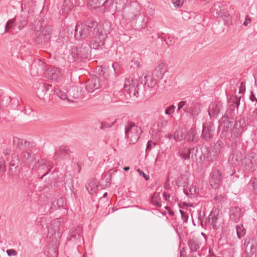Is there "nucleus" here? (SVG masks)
<instances>
[{
    "label": "nucleus",
    "instance_id": "obj_1",
    "mask_svg": "<svg viewBox=\"0 0 257 257\" xmlns=\"http://www.w3.org/2000/svg\"><path fill=\"white\" fill-rule=\"evenodd\" d=\"M100 26L95 21L87 22V24L78 23L75 26L74 36L76 40H85L81 46L72 48L70 55L74 60H84L91 56L90 49H98L104 45L106 36L99 31Z\"/></svg>",
    "mask_w": 257,
    "mask_h": 257
},
{
    "label": "nucleus",
    "instance_id": "obj_2",
    "mask_svg": "<svg viewBox=\"0 0 257 257\" xmlns=\"http://www.w3.org/2000/svg\"><path fill=\"white\" fill-rule=\"evenodd\" d=\"M241 96L234 95L230 97L229 102L232 103L230 104L229 108L227 110L218 121L219 125L218 130L220 132V137L222 139L227 140L228 142V138L230 131H231V127L233 123V116L235 114V108H236V113L238 111V108L240 104Z\"/></svg>",
    "mask_w": 257,
    "mask_h": 257
},
{
    "label": "nucleus",
    "instance_id": "obj_3",
    "mask_svg": "<svg viewBox=\"0 0 257 257\" xmlns=\"http://www.w3.org/2000/svg\"><path fill=\"white\" fill-rule=\"evenodd\" d=\"M245 126V118H240L235 121L232 128L230 130V136L228 138V142H226L231 149H235L240 146L241 135Z\"/></svg>",
    "mask_w": 257,
    "mask_h": 257
},
{
    "label": "nucleus",
    "instance_id": "obj_4",
    "mask_svg": "<svg viewBox=\"0 0 257 257\" xmlns=\"http://www.w3.org/2000/svg\"><path fill=\"white\" fill-rule=\"evenodd\" d=\"M53 167V162L41 158L35 163L33 169L37 173L38 176H40V179L42 180L43 177L50 172Z\"/></svg>",
    "mask_w": 257,
    "mask_h": 257
},
{
    "label": "nucleus",
    "instance_id": "obj_5",
    "mask_svg": "<svg viewBox=\"0 0 257 257\" xmlns=\"http://www.w3.org/2000/svg\"><path fill=\"white\" fill-rule=\"evenodd\" d=\"M141 129L135 123L133 122H129L128 125L125 127V137L129 140L130 143L136 144L140 137L141 134Z\"/></svg>",
    "mask_w": 257,
    "mask_h": 257
},
{
    "label": "nucleus",
    "instance_id": "obj_6",
    "mask_svg": "<svg viewBox=\"0 0 257 257\" xmlns=\"http://www.w3.org/2000/svg\"><path fill=\"white\" fill-rule=\"evenodd\" d=\"M123 89L129 94L131 97H138L139 88L137 80L132 77L125 79Z\"/></svg>",
    "mask_w": 257,
    "mask_h": 257
},
{
    "label": "nucleus",
    "instance_id": "obj_7",
    "mask_svg": "<svg viewBox=\"0 0 257 257\" xmlns=\"http://www.w3.org/2000/svg\"><path fill=\"white\" fill-rule=\"evenodd\" d=\"M28 20L25 16H20L16 18L9 20L5 26V32H9L11 29L17 27L19 31L23 29L27 24Z\"/></svg>",
    "mask_w": 257,
    "mask_h": 257
},
{
    "label": "nucleus",
    "instance_id": "obj_8",
    "mask_svg": "<svg viewBox=\"0 0 257 257\" xmlns=\"http://www.w3.org/2000/svg\"><path fill=\"white\" fill-rule=\"evenodd\" d=\"M52 33L51 26L44 27L36 38V42L39 45H46L49 43Z\"/></svg>",
    "mask_w": 257,
    "mask_h": 257
},
{
    "label": "nucleus",
    "instance_id": "obj_9",
    "mask_svg": "<svg viewBox=\"0 0 257 257\" xmlns=\"http://www.w3.org/2000/svg\"><path fill=\"white\" fill-rule=\"evenodd\" d=\"M213 13L214 17L222 18L225 22L227 23L230 20L229 14L225 9L223 2L215 3L214 5Z\"/></svg>",
    "mask_w": 257,
    "mask_h": 257
},
{
    "label": "nucleus",
    "instance_id": "obj_10",
    "mask_svg": "<svg viewBox=\"0 0 257 257\" xmlns=\"http://www.w3.org/2000/svg\"><path fill=\"white\" fill-rule=\"evenodd\" d=\"M61 221L59 219L57 218L53 220L48 226L47 237L51 238L53 236L55 238L60 237L61 232L60 229Z\"/></svg>",
    "mask_w": 257,
    "mask_h": 257
},
{
    "label": "nucleus",
    "instance_id": "obj_11",
    "mask_svg": "<svg viewBox=\"0 0 257 257\" xmlns=\"http://www.w3.org/2000/svg\"><path fill=\"white\" fill-rule=\"evenodd\" d=\"M9 162V169L8 174L10 176L18 174L20 171L19 168V164H21L18 158V156L15 153L12 154L10 158L8 159Z\"/></svg>",
    "mask_w": 257,
    "mask_h": 257
},
{
    "label": "nucleus",
    "instance_id": "obj_12",
    "mask_svg": "<svg viewBox=\"0 0 257 257\" xmlns=\"http://www.w3.org/2000/svg\"><path fill=\"white\" fill-rule=\"evenodd\" d=\"M163 75L155 69L152 73L151 78L149 80L148 76H145L144 79L142 78V83L144 81V86L152 88L155 86L163 78Z\"/></svg>",
    "mask_w": 257,
    "mask_h": 257
},
{
    "label": "nucleus",
    "instance_id": "obj_13",
    "mask_svg": "<svg viewBox=\"0 0 257 257\" xmlns=\"http://www.w3.org/2000/svg\"><path fill=\"white\" fill-rule=\"evenodd\" d=\"M104 85V80L99 77L95 76L87 80L85 88L88 92H93L101 88Z\"/></svg>",
    "mask_w": 257,
    "mask_h": 257
},
{
    "label": "nucleus",
    "instance_id": "obj_14",
    "mask_svg": "<svg viewBox=\"0 0 257 257\" xmlns=\"http://www.w3.org/2000/svg\"><path fill=\"white\" fill-rule=\"evenodd\" d=\"M202 127V138L206 141L212 139L215 131L213 123L212 121L206 122L203 123Z\"/></svg>",
    "mask_w": 257,
    "mask_h": 257
},
{
    "label": "nucleus",
    "instance_id": "obj_15",
    "mask_svg": "<svg viewBox=\"0 0 257 257\" xmlns=\"http://www.w3.org/2000/svg\"><path fill=\"white\" fill-rule=\"evenodd\" d=\"M226 110L220 102H217L209 106L208 112L210 118H216L219 114L223 115V112Z\"/></svg>",
    "mask_w": 257,
    "mask_h": 257
},
{
    "label": "nucleus",
    "instance_id": "obj_16",
    "mask_svg": "<svg viewBox=\"0 0 257 257\" xmlns=\"http://www.w3.org/2000/svg\"><path fill=\"white\" fill-rule=\"evenodd\" d=\"M201 104L196 101H193L190 105L183 108V111L189 113L193 118L196 117L200 112Z\"/></svg>",
    "mask_w": 257,
    "mask_h": 257
},
{
    "label": "nucleus",
    "instance_id": "obj_17",
    "mask_svg": "<svg viewBox=\"0 0 257 257\" xmlns=\"http://www.w3.org/2000/svg\"><path fill=\"white\" fill-rule=\"evenodd\" d=\"M236 147L235 149H232L235 150L233 153L231 154L229 161L231 164L233 165H242L243 164V160L244 159V155L239 151L237 150Z\"/></svg>",
    "mask_w": 257,
    "mask_h": 257
},
{
    "label": "nucleus",
    "instance_id": "obj_18",
    "mask_svg": "<svg viewBox=\"0 0 257 257\" xmlns=\"http://www.w3.org/2000/svg\"><path fill=\"white\" fill-rule=\"evenodd\" d=\"M47 76L49 79L56 81H60L62 78V74L60 69L52 66H50L48 68Z\"/></svg>",
    "mask_w": 257,
    "mask_h": 257
},
{
    "label": "nucleus",
    "instance_id": "obj_19",
    "mask_svg": "<svg viewBox=\"0 0 257 257\" xmlns=\"http://www.w3.org/2000/svg\"><path fill=\"white\" fill-rule=\"evenodd\" d=\"M222 180V173L218 170H214L212 173L211 178L210 179V184L214 189H216L219 186Z\"/></svg>",
    "mask_w": 257,
    "mask_h": 257
},
{
    "label": "nucleus",
    "instance_id": "obj_20",
    "mask_svg": "<svg viewBox=\"0 0 257 257\" xmlns=\"http://www.w3.org/2000/svg\"><path fill=\"white\" fill-rule=\"evenodd\" d=\"M13 144L14 147L19 150H25L28 148L30 145L29 142L18 137L13 138Z\"/></svg>",
    "mask_w": 257,
    "mask_h": 257
},
{
    "label": "nucleus",
    "instance_id": "obj_21",
    "mask_svg": "<svg viewBox=\"0 0 257 257\" xmlns=\"http://www.w3.org/2000/svg\"><path fill=\"white\" fill-rule=\"evenodd\" d=\"M71 151L68 146H61L55 152L57 158L69 159Z\"/></svg>",
    "mask_w": 257,
    "mask_h": 257
},
{
    "label": "nucleus",
    "instance_id": "obj_22",
    "mask_svg": "<svg viewBox=\"0 0 257 257\" xmlns=\"http://www.w3.org/2000/svg\"><path fill=\"white\" fill-rule=\"evenodd\" d=\"M141 11V6L137 3H134L131 4L128 8V17L130 19H136L137 17L139 16Z\"/></svg>",
    "mask_w": 257,
    "mask_h": 257
},
{
    "label": "nucleus",
    "instance_id": "obj_23",
    "mask_svg": "<svg viewBox=\"0 0 257 257\" xmlns=\"http://www.w3.org/2000/svg\"><path fill=\"white\" fill-rule=\"evenodd\" d=\"M219 155H218L212 149L209 150L207 148H204L203 150V161L206 160L208 162H212L216 160Z\"/></svg>",
    "mask_w": 257,
    "mask_h": 257
},
{
    "label": "nucleus",
    "instance_id": "obj_24",
    "mask_svg": "<svg viewBox=\"0 0 257 257\" xmlns=\"http://www.w3.org/2000/svg\"><path fill=\"white\" fill-rule=\"evenodd\" d=\"M191 149L184 145H180L178 149V154L184 160H188L190 158Z\"/></svg>",
    "mask_w": 257,
    "mask_h": 257
},
{
    "label": "nucleus",
    "instance_id": "obj_25",
    "mask_svg": "<svg viewBox=\"0 0 257 257\" xmlns=\"http://www.w3.org/2000/svg\"><path fill=\"white\" fill-rule=\"evenodd\" d=\"M218 214V213L216 214L215 211H211L208 217L206 219L205 222V223H206V222H208L214 230H217L219 227V225L217 223Z\"/></svg>",
    "mask_w": 257,
    "mask_h": 257
},
{
    "label": "nucleus",
    "instance_id": "obj_26",
    "mask_svg": "<svg viewBox=\"0 0 257 257\" xmlns=\"http://www.w3.org/2000/svg\"><path fill=\"white\" fill-rule=\"evenodd\" d=\"M20 158L23 162H26L30 164L35 159V154H33L31 150L23 151L20 154Z\"/></svg>",
    "mask_w": 257,
    "mask_h": 257
},
{
    "label": "nucleus",
    "instance_id": "obj_27",
    "mask_svg": "<svg viewBox=\"0 0 257 257\" xmlns=\"http://www.w3.org/2000/svg\"><path fill=\"white\" fill-rule=\"evenodd\" d=\"M36 92L39 98L45 101H49L48 94H46L45 84H40Z\"/></svg>",
    "mask_w": 257,
    "mask_h": 257
},
{
    "label": "nucleus",
    "instance_id": "obj_28",
    "mask_svg": "<svg viewBox=\"0 0 257 257\" xmlns=\"http://www.w3.org/2000/svg\"><path fill=\"white\" fill-rule=\"evenodd\" d=\"M191 158L193 161L196 162H202L203 161V150L199 151L197 147H193L191 149Z\"/></svg>",
    "mask_w": 257,
    "mask_h": 257
},
{
    "label": "nucleus",
    "instance_id": "obj_29",
    "mask_svg": "<svg viewBox=\"0 0 257 257\" xmlns=\"http://www.w3.org/2000/svg\"><path fill=\"white\" fill-rule=\"evenodd\" d=\"M187 244L190 251L193 252H196L200 246L199 239L196 237L189 238Z\"/></svg>",
    "mask_w": 257,
    "mask_h": 257
},
{
    "label": "nucleus",
    "instance_id": "obj_30",
    "mask_svg": "<svg viewBox=\"0 0 257 257\" xmlns=\"http://www.w3.org/2000/svg\"><path fill=\"white\" fill-rule=\"evenodd\" d=\"M230 219L234 222L239 221L241 215V210L237 206L232 207L230 210Z\"/></svg>",
    "mask_w": 257,
    "mask_h": 257
},
{
    "label": "nucleus",
    "instance_id": "obj_31",
    "mask_svg": "<svg viewBox=\"0 0 257 257\" xmlns=\"http://www.w3.org/2000/svg\"><path fill=\"white\" fill-rule=\"evenodd\" d=\"M197 135L196 130L194 127H192L187 132L184 138L187 142H195L198 140V137L196 136Z\"/></svg>",
    "mask_w": 257,
    "mask_h": 257
},
{
    "label": "nucleus",
    "instance_id": "obj_32",
    "mask_svg": "<svg viewBox=\"0 0 257 257\" xmlns=\"http://www.w3.org/2000/svg\"><path fill=\"white\" fill-rule=\"evenodd\" d=\"M254 159L253 156H249L247 157H244V167L245 170L249 172H253L255 170V166L254 163L253 162L252 159Z\"/></svg>",
    "mask_w": 257,
    "mask_h": 257
},
{
    "label": "nucleus",
    "instance_id": "obj_33",
    "mask_svg": "<svg viewBox=\"0 0 257 257\" xmlns=\"http://www.w3.org/2000/svg\"><path fill=\"white\" fill-rule=\"evenodd\" d=\"M97 187V181L93 179H89L85 185L86 190L91 195L96 192Z\"/></svg>",
    "mask_w": 257,
    "mask_h": 257
},
{
    "label": "nucleus",
    "instance_id": "obj_34",
    "mask_svg": "<svg viewBox=\"0 0 257 257\" xmlns=\"http://www.w3.org/2000/svg\"><path fill=\"white\" fill-rule=\"evenodd\" d=\"M82 227L78 226L75 232L70 234V239L74 241H80Z\"/></svg>",
    "mask_w": 257,
    "mask_h": 257
},
{
    "label": "nucleus",
    "instance_id": "obj_35",
    "mask_svg": "<svg viewBox=\"0 0 257 257\" xmlns=\"http://www.w3.org/2000/svg\"><path fill=\"white\" fill-rule=\"evenodd\" d=\"M151 202L156 207L161 206V199L160 192H155L151 198Z\"/></svg>",
    "mask_w": 257,
    "mask_h": 257
},
{
    "label": "nucleus",
    "instance_id": "obj_36",
    "mask_svg": "<svg viewBox=\"0 0 257 257\" xmlns=\"http://www.w3.org/2000/svg\"><path fill=\"white\" fill-rule=\"evenodd\" d=\"M103 1V0H88V5L94 10L100 9Z\"/></svg>",
    "mask_w": 257,
    "mask_h": 257
},
{
    "label": "nucleus",
    "instance_id": "obj_37",
    "mask_svg": "<svg viewBox=\"0 0 257 257\" xmlns=\"http://www.w3.org/2000/svg\"><path fill=\"white\" fill-rule=\"evenodd\" d=\"M73 8V5L70 0H64L61 9L62 13H68Z\"/></svg>",
    "mask_w": 257,
    "mask_h": 257
},
{
    "label": "nucleus",
    "instance_id": "obj_38",
    "mask_svg": "<svg viewBox=\"0 0 257 257\" xmlns=\"http://www.w3.org/2000/svg\"><path fill=\"white\" fill-rule=\"evenodd\" d=\"M167 124V121L165 120L163 118H160L159 120L154 124L155 129L157 132H159L161 130L165 127Z\"/></svg>",
    "mask_w": 257,
    "mask_h": 257
},
{
    "label": "nucleus",
    "instance_id": "obj_39",
    "mask_svg": "<svg viewBox=\"0 0 257 257\" xmlns=\"http://www.w3.org/2000/svg\"><path fill=\"white\" fill-rule=\"evenodd\" d=\"M46 94H48L49 101L53 98V95L56 94L55 90L57 88L53 87L52 85L45 84Z\"/></svg>",
    "mask_w": 257,
    "mask_h": 257
},
{
    "label": "nucleus",
    "instance_id": "obj_40",
    "mask_svg": "<svg viewBox=\"0 0 257 257\" xmlns=\"http://www.w3.org/2000/svg\"><path fill=\"white\" fill-rule=\"evenodd\" d=\"M224 146V143L221 141H218L211 148L218 155H219L221 149Z\"/></svg>",
    "mask_w": 257,
    "mask_h": 257
},
{
    "label": "nucleus",
    "instance_id": "obj_41",
    "mask_svg": "<svg viewBox=\"0 0 257 257\" xmlns=\"http://www.w3.org/2000/svg\"><path fill=\"white\" fill-rule=\"evenodd\" d=\"M113 6V0H103L100 12H104L105 9L107 10L110 9Z\"/></svg>",
    "mask_w": 257,
    "mask_h": 257
},
{
    "label": "nucleus",
    "instance_id": "obj_42",
    "mask_svg": "<svg viewBox=\"0 0 257 257\" xmlns=\"http://www.w3.org/2000/svg\"><path fill=\"white\" fill-rule=\"evenodd\" d=\"M236 229L237 235L239 238H241L246 233V229L242 224L236 225Z\"/></svg>",
    "mask_w": 257,
    "mask_h": 257
},
{
    "label": "nucleus",
    "instance_id": "obj_43",
    "mask_svg": "<svg viewBox=\"0 0 257 257\" xmlns=\"http://www.w3.org/2000/svg\"><path fill=\"white\" fill-rule=\"evenodd\" d=\"M257 248V234L251 239L250 253L252 255Z\"/></svg>",
    "mask_w": 257,
    "mask_h": 257
},
{
    "label": "nucleus",
    "instance_id": "obj_44",
    "mask_svg": "<svg viewBox=\"0 0 257 257\" xmlns=\"http://www.w3.org/2000/svg\"><path fill=\"white\" fill-rule=\"evenodd\" d=\"M56 94L62 100H68V96L65 92L62 91L58 88H57L55 90Z\"/></svg>",
    "mask_w": 257,
    "mask_h": 257
},
{
    "label": "nucleus",
    "instance_id": "obj_45",
    "mask_svg": "<svg viewBox=\"0 0 257 257\" xmlns=\"http://www.w3.org/2000/svg\"><path fill=\"white\" fill-rule=\"evenodd\" d=\"M173 138L175 140L181 141L183 140V133L182 131L179 129H177L176 130Z\"/></svg>",
    "mask_w": 257,
    "mask_h": 257
},
{
    "label": "nucleus",
    "instance_id": "obj_46",
    "mask_svg": "<svg viewBox=\"0 0 257 257\" xmlns=\"http://www.w3.org/2000/svg\"><path fill=\"white\" fill-rule=\"evenodd\" d=\"M162 73L163 75L167 71V66L164 63H160L155 69Z\"/></svg>",
    "mask_w": 257,
    "mask_h": 257
},
{
    "label": "nucleus",
    "instance_id": "obj_47",
    "mask_svg": "<svg viewBox=\"0 0 257 257\" xmlns=\"http://www.w3.org/2000/svg\"><path fill=\"white\" fill-rule=\"evenodd\" d=\"M56 205L58 208L64 207L66 205L65 198L63 197L59 198L56 202Z\"/></svg>",
    "mask_w": 257,
    "mask_h": 257
},
{
    "label": "nucleus",
    "instance_id": "obj_48",
    "mask_svg": "<svg viewBox=\"0 0 257 257\" xmlns=\"http://www.w3.org/2000/svg\"><path fill=\"white\" fill-rule=\"evenodd\" d=\"M102 27L104 31L105 36L110 32L111 26L110 23L108 22L104 23L102 25Z\"/></svg>",
    "mask_w": 257,
    "mask_h": 257
},
{
    "label": "nucleus",
    "instance_id": "obj_49",
    "mask_svg": "<svg viewBox=\"0 0 257 257\" xmlns=\"http://www.w3.org/2000/svg\"><path fill=\"white\" fill-rule=\"evenodd\" d=\"M156 145V143H154L151 141H149L147 144V148L146 150V155L150 152L153 147Z\"/></svg>",
    "mask_w": 257,
    "mask_h": 257
},
{
    "label": "nucleus",
    "instance_id": "obj_50",
    "mask_svg": "<svg viewBox=\"0 0 257 257\" xmlns=\"http://www.w3.org/2000/svg\"><path fill=\"white\" fill-rule=\"evenodd\" d=\"M188 104L187 103L186 101L182 100L178 103L177 111L179 112L182 108L186 107Z\"/></svg>",
    "mask_w": 257,
    "mask_h": 257
},
{
    "label": "nucleus",
    "instance_id": "obj_51",
    "mask_svg": "<svg viewBox=\"0 0 257 257\" xmlns=\"http://www.w3.org/2000/svg\"><path fill=\"white\" fill-rule=\"evenodd\" d=\"M175 109V106L174 105H171L168 107H167L165 109V114L167 115H170L173 113Z\"/></svg>",
    "mask_w": 257,
    "mask_h": 257
},
{
    "label": "nucleus",
    "instance_id": "obj_52",
    "mask_svg": "<svg viewBox=\"0 0 257 257\" xmlns=\"http://www.w3.org/2000/svg\"><path fill=\"white\" fill-rule=\"evenodd\" d=\"M179 211L180 212L181 218L183 221V222L186 223L188 219V213L186 212H184L181 209H179Z\"/></svg>",
    "mask_w": 257,
    "mask_h": 257
},
{
    "label": "nucleus",
    "instance_id": "obj_53",
    "mask_svg": "<svg viewBox=\"0 0 257 257\" xmlns=\"http://www.w3.org/2000/svg\"><path fill=\"white\" fill-rule=\"evenodd\" d=\"M205 216L204 212H202L201 210H198V219L200 221V224L202 226H203V220Z\"/></svg>",
    "mask_w": 257,
    "mask_h": 257
},
{
    "label": "nucleus",
    "instance_id": "obj_54",
    "mask_svg": "<svg viewBox=\"0 0 257 257\" xmlns=\"http://www.w3.org/2000/svg\"><path fill=\"white\" fill-rule=\"evenodd\" d=\"M6 171V165L5 164V160L1 158L0 159V172H5Z\"/></svg>",
    "mask_w": 257,
    "mask_h": 257
},
{
    "label": "nucleus",
    "instance_id": "obj_55",
    "mask_svg": "<svg viewBox=\"0 0 257 257\" xmlns=\"http://www.w3.org/2000/svg\"><path fill=\"white\" fill-rule=\"evenodd\" d=\"M103 103L106 104L111 101V98L110 95L105 94L103 96L102 98Z\"/></svg>",
    "mask_w": 257,
    "mask_h": 257
},
{
    "label": "nucleus",
    "instance_id": "obj_56",
    "mask_svg": "<svg viewBox=\"0 0 257 257\" xmlns=\"http://www.w3.org/2000/svg\"><path fill=\"white\" fill-rule=\"evenodd\" d=\"M188 190H189V192L190 193V194L192 196L195 195V194L197 192V191L199 190V189L194 186H190Z\"/></svg>",
    "mask_w": 257,
    "mask_h": 257
},
{
    "label": "nucleus",
    "instance_id": "obj_57",
    "mask_svg": "<svg viewBox=\"0 0 257 257\" xmlns=\"http://www.w3.org/2000/svg\"><path fill=\"white\" fill-rule=\"evenodd\" d=\"M113 124V122L110 123L106 122H102L100 126V129L110 127Z\"/></svg>",
    "mask_w": 257,
    "mask_h": 257
},
{
    "label": "nucleus",
    "instance_id": "obj_58",
    "mask_svg": "<svg viewBox=\"0 0 257 257\" xmlns=\"http://www.w3.org/2000/svg\"><path fill=\"white\" fill-rule=\"evenodd\" d=\"M6 252L9 256H16L17 254V252L14 249H8Z\"/></svg>",
    "mask_w": 257,
    "mask_h": 257
},
{
    "label": "nucleus",
    "instance_id": "obj_59",
    "mask_svg": "<svg viewBox=\"0 0 257 257\" xmlns=\"http://www.w3.org/2000/svg\"><path fill=\"white\" fill-rule=\"evenodd\" d=\"M137 171L139 173L140 175L143 176L146 181L150 180V176L145 174L144 172L139 168L137 169Z\"/></svg>",
    "mask_w": 257,
    "mask_h": 257
},
{
    "label": "nucleus",
    "instance_id": "obj_60",
    "mask_svg": "<svg viewBox=\"0 0 257 257\" xmlns=\"http://www.w3.org/2000/svg\"><path fill=\"white\" fill-rule=\"evenodd\" d=\"M172 2L175 8H180L183 5V3L180 0H172Z\"/></svg>",
    "mask_w": 257,
    "mask_h": 257
},
{
    "label": "nucleus",
    "instance_id": "obj_61",
    "mask_svg": "<svg viewBox=\"0 0 257 257\" xmlns=\"http://www.w3.org/2000/svg\"><path fill=\"white\" fill-rule=\"evenodd\" d=\"M182 180H183V178H178L177 180L176 181V185L178 187H181V186H185V183H182Z\"/></svg>",
    "mask_w": 257,
    "mask_h": 257
},
{
    "label": "nucleus",
    "instance_id": "obj_62",
    "mask_svg": "<svg viewBox=\"0 0 257 257\" xmlns=\"http://www.w3.org/2000/svg\"><path fill=\"white\" fill-rule=\"evenodd\" d=\"M57 209H59L58 208V206L56 205V202H54L53 203V204H52V205L50 208V212L52 213L54 210H57Z\"/></svg>",
    "mask_w": 257,
    "mask_h": 257
},
{
    "label": "nucleus",
    "instance_id": "obj_63",
    "mask_svg": "<svg viewBox=\"0 0 257 257\" xmlns=\"http://www.w3.org/2000/svg\"><path fill=\"white\" fill-rule=\"evenodd\" d=\"M249 99L251 101H256V103H257V98H256L255 95L252 91H251L250 92Z\"/></svg>",
    "mask_w": 257,
    "mask_h": 257
},
{
    "label": "nucleus",
    "instance_id": "obj_64",
    "mask_svg": "<svg viewBox=\"0 0 257 257\" xmlns=\"http://www.w3.org/2000/svg\"><path fill=\"white\" fill-rule=\"evenodd\" d=\"M166 43L168 45L171 46L174 43V41L172 40V39L170 37H168L166 41Z\"/></svg>",
    "mask_w": 257,
    "mask_h": 257
}]
</instances>
